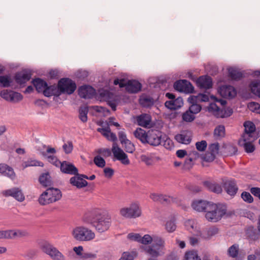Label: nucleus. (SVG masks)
<instances>
[{
  "mask_svg": "<svg viewBox=\"0 0 260 260\" xmlns=\"http://www.w3.org/2000/svg\"><path fill=\"white\" fill-rule=\"evenodd\" d=\"M229 77L233 80H240L243 76L241 72L234 68H230L228 69Z\"/></svg>",
  "mask_w": 260,
  "mask_h": 260,
  "instance_id": "nucleus-37",
  "label": "nucleus"
},
{
  "mask_svg": "<svg viewBox=\"0 0 260 260\" xmlns=\"http://www.w3.org/2000/svg\"><path fill=\"white\" fill-rule=\"evenodd\" d=\"M74 238L80 241H87L93 239L95 234L91 230L84 226L76 228L72 232Z\"/></svg>",
  "mask_w": 260,
  "mask_h": 260,
  "instance_id": "nucleus-6",
  "label": "nucleus"
},
{
  "mask_svg": "<svg viewBox=\"0 0 260 260\" xmlns=\"http://www.w3.org/2000/svg\"><path fill=\"white\" fill-rule=\"evenodd\" d=\"M12 81L11 78L7 75L0 76V84L3 87H9L11 86Z\"/></svg>",
  "mask_w": 260,
  "mask_h": 260,
  "instance_id": "nucleus-44",
  "label": "nucleus"
},
{
  "mask_svg": "<svg viewBox=\"0 0 260 260\" xmlns=\"http://www.w3.org/2000/svg\"><path fill=\"white\" fill-rule=\"evenodd\" d=\"M0 173L12 180L14 179L16 176L13 169L5 164L0 165Z\"/></svg>",
  "mask_w": 260,
  "mask_h": 260,
  "instance_id": "nucleus-32",
  "label": "nucleus"
},
{
  "mask_svg": "<svg viewBox=\"0 0 260 260\" xmlns=\"http://www.w3.org/2000/svg\"><path fill=\"white\" fill-rule=\"evenodd\" d=\"M245 135L243 136L244 141H255L258 136L255 132V126L254 123L250 121L244 122Z\"/></svg>",
  "mask_w": 260,
  "mask_h": 260,
  "instance_id": "nucleus-13",
  "label": "nucleus"
},
{
  "mask_svg": "<svg viewBox=\"0 0 260 260\" xmlns=\"http://www.w3.org/2000/svg\"><path fill=\"white\" fill-rule=\"evenodd\" d=\"M137 255L135 251L124 252L119 260H134V257Z\"/></svg>",
  "mask_w": 260,
  "mask_h": 260,
  "instance_id": "nucleus-46",
  "label": "nucleus"
},
{
  "mask_svg": "<svg viewBox=\"0 0 260 260\" xmlns=\"http://www.w3.org/2000/svg\"><path fill=\"white\" fill-rule=\"evenodd\" d=\"M62 147L66 153H70L72 151L73 148L72 142L68 141L67 143L64 144Z\"/></svg>",
  "mask_w": 260,
  "mask_h": 260,
  "instance_id": "nucleus-58",
  "label": "nucleus"
},
{
  "mask_svg": "<svg viewBox=\"0 0 260 260\" xmlns=\"http://www.w3.org/2000/svg\"><path fill=\"white\" fill-rule=\"evenodd\" d=\"M32 83L38 92L43 93L47 85V83L45 81L39 78L33 79Z\"/></svg>",
  "mask_w": 260,
  "mask_h": 260,
  "instance_id": "nucleus-33",
  "label": "nucleus"
},
{
  "mask_svg": "<svg viewBox=\"0 0 260 260\" xmlns=\"http://www.w3.org/2000/svg\"><path fill=\"white\" fill-rule=\"evenodd\" d=\"M122 146L127 153H132L135 150V147L130 140L126 141Z\"/></svg>",
  "mask_w": 260,
  "mask_h": 260,
  "instance_id": "nucleus-48",
  "label": "nucleus"
},
{
  "mask_svg": "<svg viewBox=\"0 0 260 260\" xmlns=\"http://www.w3.org/2000/svg\"><path fill=\"white\" fill-rule=\"evenodd\" d=\"M175 90L186 93H192L194 88L190 82L186 80L177 81L174 84Z\"/></svg>",
  "mask_w": 260,
  "mask_h": 260,
  "instance_id": "nucleus-14",
  "label": "nucleus"
},
{
  "mask_svg": "<svg viewBox=\"0 0 260 260\" xmlns=\"http://www.w3.org/2000/svg\"><path fill=\"white\" fill-rule=\"evenodd\" d=\"M135 137L139 139L143 143H146L147 141L148 132H146L145 130L141 128H137L134 132Z\"/></svg>",
  "mask_w": 260,
  "mask_h": 260,
  "instance_id": "nucleus-34",
  "label": "nucleus"
},
{
  "mask_svg": "<svg viewBox=\"0 0 260 260\" xmlns=\"http://www.w3.org/2000/svg\"><path fill=\"white\" fill-rule=\"evenodd\" d=\"M98 132H100L106 138L108 137L109 134L110 133L111 129L109 126L105 128H98L97 129Z\"/></svg>",
  "mask_w": 260,
  "mask_h": 260,
  "instance_id": "nucleus-62",
  "label": "nucleus"
},
{
  "mask_svg": "<svg viewBox=\"0 0 260 260\" xmlns=\"http://www.w3.org/2000/svg\"><path fill=\"white\" fill-rule=\"evenodd\" d=\"M3 194L5 197H12L19 202H22L25 199L21 189L17 187L6 190L4 191Z\"/></svg>",
  "mask_w": 260,
  "mask_h": 260,
  "instance_id": "nucleus-19",
  "label": "nucleus"
},
{
  "mask_svg": "<svg viewBox=\"0 0 260 260\" xmlns=\"http://www.w3.org/2000/svg\"><path fill=\"white\" fill-rule=\"evenodd\" d=\"M58 84L60 94L61 93L71 94L75 91L77 87L76 83L69 78L61 79Z\"/></svg>",
  "mask_w": 260,
  "mask_h": 260,
  "instance_id": "nucleus-9",
  "label": "nucleus"
},
{
  "mask_svg": "<svg viewBox=\"0 0 260 260\" xmlns=\"http://www.w3.org/2000/svg\"><path fill=\"white\" fill-rule=\"evenodd\" d=\"M44 148H46V151L41 152L42 155L47 158L48 162L53 164L56 167H59L61 161L58 160L57 157L54 155L56 153V150L54 148H52L50 146L44 145Z\"/></svg>",
  "mask_w": 260,
  "mask_h": 260,
  "instance_id": "nucleus-12",
  "label": "nucleus"
},
{
  "mask_svg": "<svg viewBox=\"0 0 260 260\" xmlns=\"http://www.w3.org/2000/svg\"><path fill=\"white\" fill-rule=\"evenodd\" d=\"M184 225L186 229L193 235L197 236L201 235V232L196 220L188 219L185 222Z\"/></svg>",
  "mask_w": 260,
  "mask_h": 260,
  "instance_id": "nucleus-21",
  "label": "nucleus"
},
{
  "mask_svg": "<svg viewBox=\"0 0 260 260\" xmlns=\"http://www.w3.org/2000/svg\"><path fill=\"white\" fill-rule=\"evenodd\" d=\"M221 93L230 98H234L237 94L236 89L232 86H225L220 88Z\"/></svg>",
  "mask_w": 260,
  "mask_h": 260,
  "instance_id": "nucleus-35",
  "label": "nucleus"
},
{
  "mask_svg": "<svg viewBox=\"0 0 260 260\" xmlns=\"http://www.w3.org/2000/svg\"><path fill=\"white\" fill-rule=\"evenodd\" d=\"M175 139L180 143L188 144L191 141V133L187 131L182 132L181 134L176 135Z\"/></svg>",
  "mask_w": 260,
  "mask_h": 260,
  "instance_id": "nucleus-29",
  "label": "nucleus"
},
{
  "mask_svg": "<svg viewBox=\"0 0 260 260\" xmlns=\"http://www.w3.org/2000/svg\"><path fill=\"white\" fill-rule=\"evenodd\" d=\"M253 141H246L243 144L245 151L247 153L253 152L255 150V146L251 143Z\"/></svg>",
  "mask_w": 260,
  "mask_h": 260,
  "instance_id": "nucleus-50",
  "label": "nucleus"
},
{
  "mask_svg": "<svg viewBox=\"0 0 260 260\" xmlns=\"http://www.w3.org/2000/svg\"><path fill=\"white\" fill-rule=\"evenodd\" d=\"M206 210L205 217L209 221L216 222L220 220L226 213V206L222 204L210 203Z\"/></svg>",
  "mask_w": 260,
  "mask_h": 260,
  "instance_id": "nucleus-2",
  "label": "nucleus"
},
{
  "mask_svg": "<svg viewBox=\"0 0 260 260\" xmlns=\"http://www.w3.org/2000/svg\"><path fill=\"white\" fill-rule=\"evenodd\" d=\"M31 74L26 71L17 72L14 79L16 82L20 85L24 84L31 78Z\"/></svg>",
  "mask_w": 260,
  "mask_h": 260,
  "instance_id": "nucleus-23",
  "label": "nucleus"
},
{
  "mask_svg": "<svg viewBox=\"0 0 260 260\" xmlns=\"http://www.w3.org/2000/svg\"><path fill=\"white\" fill-rule=\"evenodd\" d=\"M93 161L95 165L100 168H104L106 165L105 159L100 155H96L94 157Z\"/></svg>",
  "mask_w": 260,
  "mask_h": 260,
  "instance_id": "nucleus-51",
  "label": "nucleus"
},
{
  "mask_svg": "<svg viewBox=\"0 0 260 260\" xmlns=\"http://www.w3.org/2000/svg\"><path fill=\"white\" fill-rule=\"evenodd\" d=\"M214 137L216 138H221L225 135V127L222 125L216 126L214 131Z\"/></svg>",
  "mask_w": 260,
  "mask_h": 260,
  "instance_id": "nucleus-42",
  "label": "nucleus"
},
{
  "mask_svg": "<svg viewBox=\"0 0 260 260\" xmlns=\"http://www.w3.org/2000/svg\"><path fill=\"white\" fill-rule=\"evenodd\" d=\"M218 229L215 226H212V227L209 228L207 231V238H210L211 237L216 235V234L218 233Z\"/></svg>",
  "mask_w": 260,
  "mask_h": 260,
  "instance_id": "nucleus-61",
  "label": "nucleus"
},
{
  "mask_svg": "<svg viewBox=\"0 0 260 260\" xmlns=\"http://www.w3.org/2000/svg\"><path fill=\"white\" fill-rule=\"evenodd\" d=\"M141 160L145 162L147 166H151L153 164V160L151 157L146 155H142L141 157Z\"/></svg>",
  "mask_w": 260,
  "mask_h": 260,
  "instance_id": "nucleus-57",
  "label": "nucleus"
},
{
  "mask_svg": "<svg viewBox=\"0 0 260 260\" xmlns=\"http://www.w3.org/2000/svg\"><path fill=\"white\" fill-rule=\"evenodd\" d=\"M61 197L62 194L59 189L50 187L40 195L38 202L41 205H47L59 201Z\"/></svg>",
  "mask_w": 260,
  "mask_h": 260,
  "instance_id": "nucleus-4",
  "label": "nucleus"
},
{
  "mask_svg": "<svg viewBox=\"0 0 260 260\" xmlns=\"http://www.w3.org/2000/svg\"><path fill=\"white\" fill-rule=\"evenodd\" d=\"M201 109H202V107H201V106L200 105L193 103V104L191 105L189 107V108L188 110L191 113H192L193 114H197L199 112H200V111L201 110Z\"/></svg>",
  "mask_w": 260,
  "mask_h": 260,
  "instance_id": "nucleus-56",
  "label": "nucleus"
},
{
  "mask_svg": "<svg viewBox=\"0 0 260 260\" xmlns=\"http://www.w3.org/2000/svg\"><path fill=\"white\" fill-rule=\"evenodd\" d=\"M127 238L130 240L141 242V237L139 234H128Z\"/></svg>",
  "mask_w": 260,
  "mask_h": 260,
  "instance_id": "nucleus-63",
  "label": "nucleus"
},
{
  "mask_svg": "<svg viewBox=\"0 0 260 260\" xmlns=\"http://www.w3.org/2000/svg\"><path fill=\"white\" fill-rule=\"evenodd\" d=\"M164 249L165 241L159 237H154L152 245L145 248L146 252L154 257H157L163 254Z\"/></svg>",
  "mask_w": 260,
  "mask_h": 260,
  "instance_id": "nucleus-5",
  "label": "nucleus"
},
{
  "mask_svg": "<svg viewBox=\"0 0 260 260\" xmlns=\"http://www.w3.org/2000/svg\"><path fill=\"white\" fill-rule=\"evenodd\" d=\"M88 109L87 107H81L79 110V118L83 122H85L87 120V114Z\"/></svg>",
  "mask_w": 260,
  "mask_h": 260,
  "instance_id": "nucleus-43",
  "label": "nucleus"
},
{
  "mask_svg": "<svg viewBox=\"0 0 260 260\" xmlns=\"http://www.w3.org/2000/svg\"><path fill=\"white\" fill-rule=\"evenodd\" d=\"M59 167L61 171L65 174L74 175H78V169L71 163L63 161L61 162Z\"/></svg>",
  "mask_w": 260,
  "mask_h": 260,
  "instance_id": "nucleus-22",
  "label": "nucleus"
},
{
  "mask_svg": "<svg viewBox=\"0 0 260 260\" xmlns=\"http://www.w3.org/2000/svg\"><path fill=\"white\" fill-rule=\"evenodd\" d=\"M251 92L260 98V81H255L250 84Z\"/></svg>",
  "mask_w": 260,
  "mask_h": 260,
  "instance_id": "nucleus-41",
  "label": "nucleus"
},
{
  "mask_svg": "<svg viewBox=\"0 0 260 260\" xmlns=\"http://www.w3.org/2000/svg\"><path fill=\"white\" fill-rule=\"evenodd\" d=\"M136 120L139 125L148 127L150 125L151 118L148 114H142L136 117Z\"/></svg>",
  "mask_w": 260,
  "mask_h": 260,
  "instance_id": "nucleus-26",
  "label": "nucleus"
},
{
  "mask_svg": "<svg viewBox=\"0 0 260 260\" xmlns=\"http://www.w3.org/2000/svg\"><path fill=\"white\" fill-rule=\"evenodd\" d=\"M85 222L90 223L100 233L107 231L111 225V219L108 216L102 214L99 209H94L86 213L84 217Z\"/></svg>",
  "mask_w": 260,
  "mask_h": 260,
  "instance_id": "nucleus-1",
  "label": "nucleus"
},
{
  "mask_svg": "<svg viewBox=\"0 0 260 260\" xmlns=\"http://www.w3.org/2000/svg\"><path fill=\"white\" fill-rule=\"evenodd\" d=\"M209 112H213L217 117L224 118L230 116L233 114V110L230 108L226 109H220L216 103H211L208 107Z\"/></svg>",
  "mask_w": 260,
  "mask_h": 260,
  "instance_id": "nucleus-11",
  "label": "nucleus"
},
{
  "mask_svg": "<svg viewBox=\"0 0 260 260\" xmlns=\"http://www.w3.org/2000/svg\"><path fill=\"white\" fill-rule=\"evenodd\" d=\"M70 183L78 188L85 187L87 185V182L80 177L79 174L75 175V176L71 178L70 180Z\"/></svg>",
  "mask_w": 260,
  "mask_h": 260,
  "instance_id": "nucleus-30",
  "label": "nucleus"
},
{
  "mask_svg": "<svg viewBox=\"0 0 260 260\" xmlns=\"http://www.w3.org/2000/svg\"><path fill=\"white\" fill-rule=\"evenodd\" d=\"M40 247L44 252L53 260H66L65 256L56 247L47 241L43 242Z\"/></svg>",
  "mask_w": 260,
  "mask_h": 260,
  "instance_id": "nucleus-8",
  "label": "nucleus"
},
{
  "mask_svg": "<svg viewBox=\"0 0 260 260\" xmlns=\"http://www.w3.org/2000/svg\"><path fill=\"white\" fill-rule=\"evenodd\" d=\"M186 260H201L196 251L192 250L186 252L185 253Z\"/></svg>",
  "mask_w": 260,
  "mask_h": 260,
  "instance_id": "nucleus-47",
  "label": "nucleus"
},
{
  "mask_svg": "<svg viewBox=\"0 0 260 260\" xmlns=\"http://www.w3.org/2000/svg\"><path fill=\"white\" fill-rule=\"evenodd\" d=\"M147 140L146 143H148L151 145H159L162 142L161 133L155 129L149 130L148 131Z\"/></svg>",
  "mask_w": 260,
  "mask_h": 260,
  "instance_id": "nucleus-16",
  "label": "nucleus"
},
{
  "mask_svg": "<svg viewBox=\"0 0 260 260\" xmlns=\"http://www.w3.org/2000/svg\"><path fill=\"white\" fill-rule=\"evenodd\" d=\"M114 84L119 85L120 88L125 87L126 90L130 93H137L141 90L142 88L141 84L135 80H128L125 82L124 79H115L114 80Z\"/></svg>",
  "mask_w": 260,
  "mask_h": 260,
  "instance_id": "nucleus-7",
  "label": "nucleus"
},
{
  "mask_svg": "<svg viewBox=\"0 0 260 260\" xmlns=\"http://www.w3.org/2000/svg\"><path fill=\"white\" fill-rule=\"evenodd\" d=\"M203 184L208 190L211 192L218 194L222 191L221 185L214 180H208L204 181L203 182Z\"/></svg>",
  "mask_w": 260,
  "mask_h": 260,
  "instance_id": "nucleus-20",
  "label": "nucleus"
},
{
  "mask_svg": "<svg viewBox=\"0 0 260 260\" xmlns=\"http://www.w3.org/2000/svg\"><path fill=\"white\" fill-rule=\"evenodd\" d=\"M27 235L26 232L20 230L0 231V239H13L26 236Z\"/></svg>",
  "mask_w": 260,
  "mask_h": 260,
  "instance_id": "nucleus-17",
  "label": "nucleus"
},
{
  "mask_svg": "<svg viewBox=\"0 0 260 260\" xmlns=\"http://www.w3.org/2000/svg\"><path fill=\"white\" fill-rule=\"evenodd\" d=\"M197 149L199 151H204L207 146V143L206 141L202 140L200 142H197L196 143Z\"/></svg>",
  "mask_w": 260,
  "mask_h": 260,
  "instance_id": "nucleus-55",
  "label": "nucleus"
},
{
  "mask_svg": "<svg viewBox=\"0 0 260 260\" xmlns=\"http://www.w3.org/2000/svg\"><path fill=\"white\" fill-rule=\"evenodd\" d=\"M152 241L153 242V238L149 235H145L141 239V243L145 245L148 244Z\"/></svg>",
  "mask_w": 260,
  "mask_h": 260,
  "instance_id": "nucleus-60",
  "label": "nucleus"
},
{
  "mask_svg": "<svg viewBox=\"0 0 260 260\" xmlns=\"http://www.w3.org/2000/svg\"><path fill=\"white\" fill-rule=\"evenodd\" d=\"M120 214L126 218H136L141 214V211L139 205L136 203L132 204L128 208H122Z\"/></svg>",
  "mask_w": 260,
  "mask_h": 260,
  "instance_id": "nucleus-10",
  "label": "nucleus"
},
{
  "mask_svg": "<svg viewBox=\"0 0 260 260\" xmlns=\"http://www.w3.org/2000/svg\"><path fill=\"white\" fill-rule=\"evenodd\" d=\"M33 166H40L43 167L44 166V164L41 161L32 158H29L26 161L23 162L22 164L23 169Z\"/></svg>",
  "mask_w": 260,
  "mask_h": 260,
  "instance_id": "nucleus-40",
  "label": "nucleus"
},
{
  "mask_svg": "<svg viewBox=\"0 0 260 260\" xmlns=\"http://www.w3.org/2000/svg\"><path fill=\"white\" fill-rule=\"evenodd\" d=\"M211 202H207L203 200L194 201L192 202L191 206L193 209L197 211H205L208 209V206L210 204Z\"/></svg>",
  "mask_w": 260,
  "mask_h": 260,
  "instance_id": "nucleus-28",
  "label": "nucleus"
},
{
  "mask_svg": "<svg viewBox=\"0 0 260 260\" xmlns=\"http://www.w3.org/2000/svg\"><path fill=\"white\" fill-rule=\"evenodd\" d=\"M139 103L142 107L149 108L153 105L154 100L151 96L144 95L140 98Z\"/></svg>",
  "mask_w": 260,
  "mask_h": 260,
  "instance_id": "nucleus-39",
  "label": "nucleus"
},
{
  "mask_svg": "<svg viewBox=\"0 0 260 260\" xmlns=\"http://www.w3.org/2000/svg\"><path fill=\"white\" fill-rule=\"evenodd\" d=\"M209 150L211 153L210 158H206L207 161H212L215 158L216 154L218 153L219 150V145L218 143H212L209 146Z\"/></svg>",
  "mask_w": 260,
  "mask_h": 260,
  "instance_id": "nucleus-38",
  "label": "nucleus"
},
{
  "mask_svg": "<svg viewBox=\"0 0 260 260\" xmlns=\"http://www.w3.org/2000/svg\"><path fill=\"white\" fill-rule=\"evenodd\" d=\"M96 93L94 88L89 85H84L78 89V94L81 98L85 99H92Z\"/></svg>",
  "mask_w": 260,
  "mask_h": 260,
  "instance_id": "nucleus-18",
  "label": "nucleus"
},
{
  "mask_svg": "<svg viewBox=\"0 0 260 260\" xmlns=\"http://www.w3.org/2000/svg\"><path fill=\"white\" fill-rule=\"evenodd\" d=\"M43 94L47 97H50L51 96H59L60 95L59 92L58 85L57 86L55 84L49 86L48 84L47 87L45 88Z\"/></svg>",
  "mask_w": 260,
  "mask_h": 260,
  "instance_id": "nucleus-31",
  "label": "nucleus"
},
{
  "mask_svg": "<svg viewBox=\"0 0 260 260\" xmlns=\"http://www.w3.org/2000/svg\"><path fill=\"white\" fill-rule=\"evenodd\" d=\"M246 235L250 243L257 241L260 238V233L252 226L247 229Z\"/></svg>",
  "mask_w": 260,
  "mask_h": 260,
  "instance_id": "nucleus-25",
  "label": "nucleus"
},
{
  "mask_svg": "<svg viewBox=\"0 0 260 260\" xmlns=\"http://www.w3.org/2000/svg\"><path fill=\"white\" fill-rule=\"evenodd\" d=\"M166 229L169 233L173 232L176 229V223L174 219L168 220L166 224Z\"/></svg>",
  "mask_w": 260,
  "mask_h": 260,
  "instance_id": "nucleus-49",
  "label": "nucleus"
},
{
  "mask_svg": "<svg viewBox=\"0 0 260 260\" xmlns=\"http://www.w3.org/2000/svg\"><path fill=\"white\" fill-rule=\"evenodd\" d=\"M242 199L248 203H251L253 201V198L248 192L243 191L241 194Z\"/></svg>",
  "mask_w": 260,
  "mask_h": 260,
  "instance_id": "nucleus-54",
  "label": "nucleus"
},
{
  "mask_svg": "<svg viewBox=\"0 0 260 260\" xmlns=\"http://www.w3.org/2000/svg\"><path fill=\"white\" fill-rule=\"evenodd\" d=\"M22 95L17 92L11 91V101L10 102H18L22 100Z\"/></svg>",
  "mask_w": 260,
  "mask_h": 260,
  "instance_id": "nucleus-53",
  "label": "nucleus"
},
{
  "mask_svg": "<svg viewBox=\"0 0 260 260\" xmlns=\"http://www.w3.org/2000/svg\"><path fill=\"white\" fill-rule=\"evenodd\" d=\"M111 152L113 154L114 157L118 160L124 165H127L130 163L128 158L127 155L118 146L116 143H113L111 150L109 148H100L97 151V152L103 156L107 157L111 155Z\"/></svg>",
  "mask_w": 260,
  "mask_h": 260,
  "instance_id": "nucleus-3",
  "label": "nucleus"
},
{
  "mask_svg": "<svg viewBox=\"0 0 260 260\" xmlns=\"http://www.w3.org/2000/svg\"><path fill=\"white\" fill-rule=\"evenodd\" d=\"M11 91L7 90H4L1 92V96L7 101H11Z\"/></svg>",
  "mask_w": 260,
  "mask_h": 260,
  "instance_id": "nucleus-59",
  "label": "nucleus"
},
{
  "mask_svg": "<svg viewBox=\"0 0 260 260\" xmlns=\"http://www.w3.org/2000/svg\"><path fill=\"white\" fill-rule=\"evenodd\" d=\"M39 182L43 186L48 187L51 186L52 182L49 173L47 172L41 174L39 177Z\"/></svg>",
  "mask_w": 260,
  "mask_h": 260,
  "instance_id": "nucleus-36",
  "label": "nucleus"
},
{
  "mask_svg": "<svg viewBox=\"0 0 260 260\" xmlns=\"http://www.w3.org/2000/svg\"><path fill=\"white\" fill-rule=\"evenodd\" d=\"M228 252L230 256L233 258L236 257L239 252V245L237 244L233 245L229 247Z\"/></svg>",
  "mask_w": 260,
  "mask_h": 260,
  "instance_id": "nucleus-45",
  "label": "nucleus"
},
{
  "mask_svg": "<svg viewBox=\"0 0 260 260\" xmlns=\"http://www.w3.org/2000/svg\"><path fill=\"white\" fill-rule=\"evenodd\" d=\"M118 137L122 145H124V143H125L126 141L129 140L127 139L125 133L122 131H120L118 133Z\"/></svg>",
  "mask_w": 260,
  "mask_h": 260,
  "instance_id": "nucleus-64",
  "label": "nucleus"
},
{
  "mask_svg": "<svg viewBox=\"0 0 260 260\" xmlns=\"http://www.w3.org/2000/svg\"><path fill=\"white\" fill-rule=\"evenodd\" d=\"M197 84L200 88L209 89L212 86V78L208 76H200L197 80Z\"/></svg>",
  "mask_w": 260,
  "mask_h": 260,
  "instance_id": "nucleus-24",
  "label": "nucleus"
},
{
  "mask_svg": "<svg viewBox=\"0 0 260 260\" xmlns=\"http://www.w3.org/2000/svg\"><path fill=\"white\" fill-rule=\"evenodd\" d=\"M222 183L223 187L229 195L234 196L237 193L238 187L234 179H222Z\"/></svg>",
  "mask_w": 260,
  "mask_h": 260,
  "instance_id": "nucleus-15",
  "label": "nucleus"
},
{
  "mask_svg": "<svg viewBox=\"0 0 260 260\" xmlns=\"http://www.w3.org/2000/svg\"><path fill=\"white\" fill-rule=\"evenodd\" d=\"M183 104V99L181 97L175 98L173 100H170L165 102V106L171 110H176L181 108Z\"/></svg>",
  "mask_w": 260,
  "mask_h": 260,
  "instance_id": "nucleus-27",
  "label": "nucleus"
},
{
  "mask_svg": "<svg viewBox=\"0 0 260 260\" xmlns=\"http://www.w3.org/2000/svg\"><path fill=\"white\" fill-rule=\"evenodd\" d=\"M195 118L194 114L189 110L186 111L182 115V119L186 122H191Z\"/></svg>",
  "mask_w": 260,
  "mask_h": 260,
  "instance_id": "nucleus-52",
  "label": "nucleus"
}]
</instances>
